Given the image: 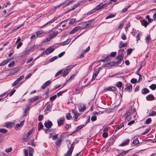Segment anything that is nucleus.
<instances>
[{
  "label": "nucleus",
  "instance_id": "1",
  "mask_svg": "<svg viewBox=\"0 0 156 156\" xmlns=\"http://www.w3.org/2000/svg\"><path fill=\"white\" fill-rule=\"evenodd\" d=\"M102 3H100L99 5H97L96 7L92 10L91 11L89 12L87 14L89 15L90 14L102 8Z\"/></svg>",
  "mask_w": 156,
  "mask_h": 156
},
{
  "label": "nucleus",
  "instance_id": "2",
  "mask_svg": "<svg viewBox=\"0 0 156 156\" xmlns=\"http://www.w3.org/2000/svg\"><path fill=\"white\" fill-rule=\"evenodd\" d=\"M36 46V45H34L32 47H30V48L26 49L23 52L22 55L21 56L23 57L27 55L28 54L31 50L33 49L34 48H35Z\"/></svg>",
  "mask_w": 156,
  "mask_h": 156
},
{
  "label": "nucleus",
  "instance_id": "3",
  "mask_svg": "<svg viewBox=\"0 0 156 156\" xmlns=\"http://www.w3.org/2000/svg\"><path fill=\"white\" fill-rule=\"evenodd\" d=\"M74 143V142H73L72 144H71L70 147L69 148V150L67 153L65 154V156H69L71 154L74 149V147L73 146Z\"/></svg>",
  "mask_w": 156,
  "mask_h": 156
},
{
  "label": "nucleus",
  "instance_id": "4",
  "mask_svg": "<svg viewBox=\"0 0 156 156\" xmlns=\"http://www.w3.org/2000/svg\"><path fill=\"white\" fill-rule=\"evenodd\" d=\"M50 33V37H51L52 38L55 37L58 34V32L57 31H53V30L51 31Z\"/></svg>",
  "mask_w": 156,
  "mask_h": 156
},
{
  "label": "nucleus",
  "instance_id": "5",
  "mask_svg": "<svg viewBox=\"0 0 156 156\" xmlns=\"http://www.w3.org/2000/svg\"><path fill=\"white\" fill-rule=\"evenodd\" d=\"M124 56V54L122 53H118V55L116 57L117 59L118 60V63L120 62L123 59V57Z\"/></svg>",
  "mask_w": 156,
  "mask_h": 156
},
{
  "label": "nucleus",
  "instance_id": "6",
  "mask_svg": "<svg viewBox=\"0 0 156 156\" xmlns=\"http://www.w3.org/2000/svg\"><path fill=\"white\" fill-rule=\"evenodd\" d=\"M78 108L79 110L81 112L84 111L86 108L85 106L82 104H79L78 106Z\"/></svg>",
  "mask_w": 156,
  "mask_h": 156
},
{
  "label": "nucleus",
  "instance_id": "7",
  "mask_svg": "<svg viewBox=\"0 0 156 156\" xmlns=\"http://www.w3.org/2000/svg\"><path fill=\"white\" fill-rule=\"evenodd\" d=\"M45 126L47 128H51L52 125V122L49 120L45 122L44 123Z\"/></svg>",
  "mask_w": 156,
  "mask_h": 156
},
{
  "label": "nucleus",
  "instance_id": "8",
  "mask_svg": "<svg viewBox=\"0 0 156 156\" xmlns=\"http://www.w3.org/2000/svg\"><path fill=\"white\" fill-rule=\"evenodd\" d=\"M51 83V82L50 80H48L45 82L43 85L41 87V88L42 89H45Z\"/></svg>",
  "mask_w": 156,
  "mask_h": 156
},
{
  "label": "nucleus",
  "instance_id": "9",
  "mask_svg": "<svg viewBox=\"0 0 156 156\" xmlns=\"http://www.w3.org/2000/svg\"><path fill=\"white\" fill-rule=\"evenodd\" d=\"M130 112H127L125 115V120L128 121H129L131 119L130 117Z\"/></svg>",
  "mask_w": 156,
  "mask_h": 156
},
{
  "label": "nucleus",
  "instance_id": "10",
  "mask_svg": "<svg viewBox=\"0 0 156 156\" xmlns=\"http://www.w3.org/2000/svg\"><path fill=\"white\" fill-rule=\"evenodd\" d=\"M117 88L116 87H105V90H108V91H114L116 90Z\"/></svg>",
  "mask_w": 156,
  "mask_h": 156
},
{
  "label": "nucleus",
  "instance_id": "11",
  "mask_svg": "<svg viewBox=\"0 0 156 156\" xmlns=\"http://www.w3.org/2000/svg\"><path fill=\"white\" fill-rule=\"evenodd\" d=\"M54 50V49L50 47L47 48L44 51L45 54L48 55L52 52Z\"/></svg>",
  "mask_w": 156,
  "mask_h": 156
},
{
  "label": "nucleus",
  "instance_id": "12",
  "mask_svg": "<svg viewBox=\"0 0 156 156\" xmlns=\"http://www.w3.org/2000/svg\"><path fill=\"white\" fill-rule=\"evenodd\" d=\"M80 28V26H78L77 27H75L70 32V34H74L75 32L79 30Z\"/></svg>",
  "mask_w": 156,
  "mask_h": 156
},
{
  "label": "nucleus",
  "instance_id": "13",
  "mask_svg": "<svg viewBox=\"0 0 156 156\" xmlns=\"http://www.w3.org/2000/svg\"><path fill=\"white\" fill-rule=\"evenodd\" d=\"M146 98L147 100H153L154 99V98L152 94H149L147 95L146 97Z\"/></svg>",
  "mask_w": 156,
  "mask_h": 156
},
{
  "label": "nucleus",
  "instance_id": "14",
  "mask_svg": "<svg viewBox=\"0 0 156 156\" xmlns=\"http://www.w3.org/2000/svg\"><path fill=\"white\" fill-rule=\"evenodd\" d=\"M72 112L73 113L75 120H76L78 117L79 115V113H78L75 110H72Z\"/></svg>",
  "mask_w": 156,
  "mask_h": 156
},
{
  "label": "nucleus",
  "instance_id": "15",
  "mask_svg": "<svg viewBox=\"0 0 156 156\" xmlns=\"http://www.w3.org/2000/svg\"><path fill=\"white\" fill-rule=\"evenodd\" d=\"M129 140H126L125 142L122 143L119 146L121 147L126 146L129 144Z\"/></svg>",
  "mask_w": 156,
  "mask_h": 156
},
{
  "label": "nucleus",
  "instance_id": "16",
  "mask_svg": "<svg viewBox=\"0 0 156 156\" xmlns=\"http://www.w3.org/2000/svg\"><path fill=\"white\" fill-rule=\"evenodd\" d=\"M129 151V150H127V151H123L122 152L120 153H119L116 156H122L126 154V153H127L128 151Z\"/></svg>",
  "mask_w": 156,
  "mask_h": 156
},
{
  "label": "nucleus",
  "instance_id": "17",
  "mask_svg": "<svg viewBox=\"0 0 156 156\" xmlns=\"http://www.w3.org/2000/svg\"><path fill=\"white\" fill-rule=\"evenodd\" d=\"M10 61V59H8L7 60H5L2 63L0 64V66H2L6 64L8 62H9Z\"/></svg>",
  "mask_w": 156,
  "mask_h": 156
},
{
  "label": "nucleus",
  "instance_id": "18",
  "mask_svg": "<svg viewBox=\"0 0 156 156\" xmlns=\"http://www.w3.org/2000/svg\"><path fill=\"white\" fill-rule=\"evenodd\" d=\"M126 45V43H124L122 41H120L119 45V48H121L122 47H125Z\"/></svg>",
  "mask_w": 156,
  "mask_h": 156
},
{
  "label": "nucleus",
  "instance_id": "19",
  "mask_svg": "<svg viewBox=\"0 0 156 156\" xmlns=\"http://www.w3.org/2000/svg\"><path fill=\"white\" fill-rule=\"evenodd\" d=\"M30 108V105H28L26 107V108L24 111V114L23 115V117H24V116H26V112L29 111V109Z\"/></svg>",
  "mask_w": 156,
  "mask_h": 156
},
{
  "label": "nucleus",
  "instance_id": "20",
  "mask_svg": "<svg viewBox=\"0 0 156 156\" xmlns=\"http://www.w3.org/2000/svg\"><path fill=\"white\" fill-rule=\"evenodd\" d=\"M39 98V97L38 96H36L30 99V102H34V101H36Z\"/></svg>",
  "mask_w": 156,
  "mask_h": 156
},
{
  "label": "nucleus",
  "instance_id": "21",
  "mask_svg": "<svg viewBox=\"0 0 156 156\" xmlns=\"http://www.w3.org/2000/svg\"><path fill=\"white\" fill-rule=\"evenodd\" d=\"M109 58V56H107L104 59L105 62H108L105 65L106 66H109V61H110V60Z\"/></svg>",
  "mask_w": 156,
  "mask_h": 156
},
{
  "label": "nucleus",
  "instance_id": "22",
  "mask_svg": "<svg viewBox=\"0 0 156 156\" xmlns=\"http://www.w3.org/2000/svg\"><path fill=\"white\" fill-rule=\"evenodd\" d=\"M149 90L147 88H144L142 90V93L143 94H146L149 92Z\"/></svg>",
  "mask_w": 156,
  "mask_h": 156
},
{
  "label": "nucleus",
  "instance_id": "23",
  "mask_svg": "<svg viewBox=\"0 0 156 156\" xmlns=\"http://www.w3.org/2000/svg\"><path fill=\"white\" fill-rule=\"evenodd\" d=\"M64 121V120L60 119L58 121V126H60L63 123Z\"/></svg>",
  "mask_w": 156,
  "mask_h": 156
},
{
  "label": "nucleus",
  "instance_id": "24",
  "mask_svg": "<svg viewBox=\"0 0 156 156\" xmlns=\"http://www.w3.org/2000/svg\"><path fill=\"white\" fill-rule=\"evenodd\" d=\"M65 3V2L62 3L61 4H59V5H57L56 6L54 7L53 9H52V10H55L57 8H59V7L62 6L63 5H64Z\"/></svg>",
  "mask_w": 156,
  "mask_h": 156
},
{
  "label": "nucleus",
  "instance_id": "25",
  "mask_svg": "<svg viewBox=\"0 0 156 156\" xmlns=\"http://www.w3.org/2000/svg\"><path fill=\"white\" fill-rule=\"evenodd\" d=\"M43 126L41 122H39L38 124V131H39L40 130L43 129Z\"/></svg>",
  "mask_w": 156,
  "mask_h": 156
},
{
  "label": "nucleus",
  "instance_id": "26",
  "mask_svg": "<svg viewBox=\"0 0 156 156\" xmlns=\"http://www.w3.org/2000/svg\"><path fill=\"white\" fill-rule=\"evenodd\" d=\"M56 19V17H54L53 19H52L50 21H49L46 24H45L44 25H43L42 27H44L45 25H46L48 24L49 23H51L53 22Z\"/></svg>",
  "mask_w": 156,
  "mask_h": 156
},
{
  "label": "nucleus",
  "instance_id": "27",
  "mask_svg": "<svg viewBox=\"0 0 156 156\" xmlns=\"http://www.w3.org/2000/svg\"><path fill=\"white\" fill-rule=\"evenodd\" d=\"M12 122H7L5 124V126L8 128H10L12 127V124H13Z\"/></svg>",
  "mask_w": 156,
  "mask_h": 156
},
{
  "label": "nucleus",
  "instance_id": "28",
  "mask_svg": "<svg viewBox=\"0 0 156 156\" xmlns=\"http://www.w3.org/2000/svg\"><path fill=\"white\" fill-rule=\"evenodd\" d=\"M29 137L28 136H27V135H23L22 137V140H24L25 141L27 142V139Z\"/></svg>",
  "mask_w": 156,
  "mask_h": 156
},
{
  "label": "nucleus",
  "instance_id": "29",
  "mask_svg": "<svg viewBox=\"0 0 156 156\" xmlns=\"http://www.w3.org/2000/svg\"><path fill=\"white\" fill-rule=\"evenodd\" d=\"M143 25L145 27H146L149 24L145 19L143 20Z\"/></svg>",
  "mask_w": 156,
  "mask_h": 156
},
{
  "label": "nucleus",
  "instance_id": "30",
  "mask_svg": "<svg viewBox=\"0 0 156 156\" xmlns=\"http://www.w3.org/2000/svg\"><path fill=\"white\" fill-rule=\"evenodd\" d=\"M124 126L123 123H122L120 124L118 127H117L115 130V132L117 130L119 129Z\"/></svg>",
  "mask_w": 156,
  "mask_h": 156
},
{
  "label": "nucleus",
  "instance_id": "31",
  "mask_svg": "<svg viewBox=\"0 0 156 156\" xmlns=\"http://www.w3.org/2000/svg\"><path fill=\"white\" fill-rule=\"evenodd\" d=\"M76 65V64H75V65H70L69 66H68L66 68V71H67L69 70V69L72 68H73L74 67V66H75Z\"/></svg>",
  "mask_w": 156,
  "mask_h": 156
},
{
  "label": "nucleus",
  "instance_id": "32",
  "mask_svg": "<svg viewBox=\"0 0 156 156\" xmlns=\"http://www.w3.org/2000/svg\"><path fill=\"white\" fill-rule=\"evenodd\" d=\"M115 16V15L112 14H111L110 15H109L108 16H107L106 17L105 19H108L112 18L113 17H114Z\"/></svg>",
  "mask_w": 156,
  "mask_h": 156
},
{
  "label": "nucleus",
  "instance_id": "33",
  "mask_svg": "<svg viewBox=\"0 0 156 156\" xmlns=\"http://www.w3.org/2000/svg\"><path fill=\"white\" fill-rule=\"evenodd\" d=\"M150 88L152 90H154L156 88V85L155 84H152L150 86Z\"/></svg>",
  "mask_w": 156,
  "mask_h": 156
},
{
  "label": "nucleus",
  "instance_id": "34",
  "mask_svg": "<svg viewBox=\"0 0 156 156\" xmlns=\"http://www.w3.org/2000/svg\"><path fill=\"white\" fill-rule=\"evenodd\" d=\"M151 122V118H148L146 121V123L147 124H150Z\"/></svg>",
  "mask_w": 156,
  "mask_h": 156
},
{
  "label": "nucleus",
  "instance_id": "35",
  "mask_svg": "<svg viewBox=\"0 0 156 156\" xmlns=\"http://www.w3.org/2000/svg\"><path fill=\"white\" fill-rule=\"evenodd\" d=\"M111 3V2H110L109 3H106L104 4H103L102 3V8H105L107 6L110 4Z\"/></svg>",
  "mask_w": 156,
  "mask_h": 156
},
{
  "label": "nucleus",
  "instance_id": "36",
  "mask_svg": "<svg viewBox=\"0 0 156 156\" xmlns=\"http://www.w3.org/2000/svg\"><path fill=\"white\" fill-rule=\"evenodd\" d=\"M139 143V141L137 138H136L133 142V144L135 145H137Z\"/></svg>",
  "mask_w": 156,
  "mask_h": 156
},
{
  "label": "nucleus",
  "instance_id": "37",
  "mask_svg": "<svg viewBox=\"0 0 156 156\" xmlns=\"http://www.w3.org/2000/svg\"><path fill=\"white\" fill-rule=\"evenodd\" d=\"M132 89V86L131 85H129L128 86L126 89V90L127 91H128L129 92H130L131 91Z\"/></svg>",
  "mask_w": 156,
  "mask_h": 156
},
{
  "label": "nucleus",
  "instance_id": "38",
  "mask_svg": "<svg viewBox=\"0 0 156 156\" xmlns=\"http://www.w3.org/2000/svg\"><path fill=\"white\" fill-rule=\"evenodd\" d=\"M101 69V68H99L98 71H96L95 73H94L93 76H94L95 77H96L97 76V75H98V73H99V71Z\"/></svg>",
  "mask_w": 156,
  "mask_h": 156
},
{
  "label": "nucleus",
  "instance_id": "39",
  "mask_svg": "<svg viewBox=\"0 0 156 156\" xmlns=\"http://www.w3.org/2000/svg\"><path fill=\"white\" fill-rule=\"evenodd\" d=\"M51 106L50 105V104H49L48 105L46 108L45 110L47 111H49L50 110L51 108Z\"/></svg>",
  "mask_w": 156,
  "mask_h": 156
},
{
  "label": "nucleus",
  "instance_id": "40",
  "mask_svg": "<svg viewBox=\"0 0 156 156\" xmlns=\"http://www.w3.org/2000/svg\"><path fill=\"white\" fill-rule=\"evenodd\" d=\"M63 71L62 70H61L57 73L55 75V77H57L61 74Z\"/></svg>",
  "mask_w": 156,
  "mask_h": 156
},
{
  "label": "nucleus",
  "instance_id": "41",
  "mask_svg": "<svg viewBox=\"0 0 156 156\" xmlns=\"http://www.w3.org/2000/svg\"><path fill=\"white\" fill-rule=\"evenodd\" d=\"M57 95H55L51 97L50 98V100L51 101H53L56 98Z\"/></svg>",
  "mask_w": 156,
  "mask_h": 156
},
{
  "label": "nucleus",
  "instance_id": "42",
  "mask_svg": "<svg viewBox=\"0 0 156 156\" xmlns=\"http://www.w3.org/2000/svg\"><path fill=\"white\" fill-rule=\"evenodd\" d=\"M150 128H149L146 129L145 131L142 133V134L143 135L146 134L150 131Z\"/></svg>",
  "mask_w": 156,
  "mask_h": 156
},
{
  "label": "nucleus",
  "instance_id": "43",
  "mask_svg": "<svg viewBox=\"0 0 156 156\" xmlns=\"http://www.w3.org/2000/svg\"><path fill=\"white\" fill-rule=\"evenodd\" d=\"M7 132V130L4 129H0V133H6Z\"/></svg>",
  "mask_w": 156,
  "mask_h": 156
},
{
  "label": "nucleus",
  "instance_id": "44",
  "mask_svg": "<svg viewBox=\"0 0 156 156\" xmlns=\"http://www.w3.org/2000/svg\"><path fill=\"white\" fill-rule=\"evenodd\" d=\"M108 136V134L107 133L105 132L103 133L102 136L104 138H107Z\"/></svg>",
  "mask_w": 156,
  "mask_h": 156
},
{
  "label": "nucleus",
  "instance_id": "45",
  "mask_svg": "<svg viewBox=\"0 0 156 156\" xmlns=\"http://www.w3.org/2000/svg\"><path fill=\"white\" fill-rule=\"evenodd\" d=\"M72 117L70 115V114L69 113H68L66 115V118L68 120H70L71 119Z\"/></svg>",
  "mask_w": 156,
  "mask_h": 156
},
{
  "label": "nucleus",
  "instance_id": "46",
  "mask_svg": "<svg viewBox=\"0 0 156 156\" xmlns=\"http://www.w3.org/2000/svg\"><path fill=\"white\" fill-rule=\"evenodd\" d=\"M61 140V139H60V140H58L57 141L55 142V144L58 146H59L60 144H61L60 142Z\"/></svg>",
  "mask_w": 156,
  "mask_h": 156
},
{
  "label": "nucleus",
  "instance_id": "47",
  "mask_svg": "<svg viewBox=\"0 0 156 156\" xmlns=\"http://www.w3.org/2000/svg\"><path fill=\"white\" fill-rule=\"evenodd\" d=\"M57 58V56H54L50 59V61L51 62H52Z\"/></svg>",
  "mask_w": 156,
  "mask_h": 156
},
{
  "label": "nucleus",
  "instance_id": "48",
  "mask_svg": "<svg viewBox=\"0 0 156 156\" xmlns=\"http://www.w3.org/2000/svg\"><path fill=\"white\" fill-rule=\"evenodd\" d=\"M15 62L14 61H12V62H11L9 64L8 66L9 67H12V66L14 64Z\"/></svg>",
  "mask_w": 156,
  "mask_h": 156
},
{
  "label": "nucleus",
  "instance_id": "49",
  "mask_svg": "<svg viewBox=\"0 0 156 156\" xmlns=\"http://www.w3.org/2000/svg\"><path fill=\"white\" fill-rule=\"evenodd\" d=\"M34 139H31L30 141V142H29V144H30V145H32L33 146H34L35 144H34Z\"/></svg>",
  "mask_w": 156,
  "mask_h": 156
},
{
  "label": "nucleus",
  "instance_id": "50",
  "mask_svg": "<svg viewBox=\"0 0 156 156\" xmlns=\"http://www.w3.org/2000/svg\"><path fill=\"white\" fill-rule=\"evenodd\" d=\"M122 83L121 82H119L116 84V86L118 87H120L122 86Z\"/></svg>",
  "mask_w": 156,
  "mask_h": 156
},
{
  "label": "nucleus",
  "instance_id": "51",
  "mask_svg": "<svg viewBox=\"0 0 156 156\" xmlns=\"http://www.w3.org/2000/svg\"><path fill=\"white\" fill-rule=\"evenodd\" d=\"M70 40L68 39L67 41H66L64 42H63V43H62V45H64L66 44H68L69 43V42H70Z\"/></svg>",
  "mask_w": 156,
  "mask_h": 156
},
{
  "label": "nucleus",
  "instance_id": "52",
  "mask_svg": "<svg viewBox=\"0 0 156 156\" xmlns=\"http://www.w3.org/2000/svg\"><path fill=\"white\" fill-rule=\"evenodd\" d=\"M69 73L68 72H67L66 70H64L62 73L63 76L65 77Z\"/></svg>",
  "mask_w": 156,
  "mask_h": 156
},
{
  "label": "nucleus",
  "instance_id": "53",
  "mask_svg": "<svg viewBox=\"0 0 156 156\" xmlns=\"http://www.w3.org/2000/svg\"><path fill=\"white\" fill-rule=\"evenodd\" d=\"M91 119L93 121H95L97 120V117L95 115H94L91 117Z\"/></svg>",
  "mask_w": 156,
  "mask_h": 156
},
{
  "label": "nucleus",
  "instance_id": "54",
  "mask_svg": "<svg viewBox=\"0 0 156 156\" xmlns=\"http://www.w3.org/2000/svg\"><path fill=\"white\" fill-rule=\"evenodd\" d=\"M146 18L148 20L149 22H151L153 20L152 19H151L150 18V17L149 15H147L146 16Z\"/></svg>",
  "mask_w": 156,
  "mask_h": 156
},
{
  "label": "nucleus",
  "instance_id": "55",
  "mask_svg": "<svg viewBox=\"0 0 156 156\" xmlns=\"http://www.w3.org/2000/svg\"><path fill=\"white\" fill-rule=\"evenodd\" d=\"M130 82L132 83H135L136 82L137 80L133 78L131 80Z\"/></svg>",
  "mask_w": 156,
  "mask_h": 156
},
{
  "label": "nucleus",
  "instance_id": "56",
  "mask_svg": "<svg viewBox=\"0 0 156 156\" xmlns=\"http://www.w3.org/2000/svg\"><path fill=\"white\" fill-rule=\"evenodd\" d=\"M116 54V52H112L110 54V56L111 57H114L115 56Z\"/></svg>",
  "mask_w": 156,
  "mask_h": 156
},
{
  "label": "nucleus",
  "instance_id": "57",
  "mask_svg": "<svg viewBox=\"0 0 156 156\" xmlns=\"http://www.w3.org/2000/svg\"><path fill=\"white\" fill-rule=\"evenodd\" d=\"M43 116L42 115H39V116H38V120L39 121H41V120H42L43 119Z\"/></svg>",
  "mask_w": 156,
  "mask_h": 156
},
{
  "label": "nucleus",
  "instance_id": "58",
  "mask_svg": "<svg viewBox=\"0 0 156 156\" xmlns=\"http://www.w3.org/2000/svg\"><path fill=\"white\" fill-rule=\"evenodd\" d=\"M132 49H131V48L128 49L127 50V55L130 54L132 52Z\"/></svg>",
  "mask_w": 156,
  "mask_h": 156
},
{
  "label": "nucleus",
  "instance_id": "59",
  "mask_svg": "<svg viewBox=\"0 0 156 156\" xmlns=\"http://www.w3.org/2000/svg\"><path fill=\"white\" fill-rule=\"evenodd\" d=\"M24 156H28V151L26 149H24Z\"/></svg>",
  "mask_w": 156,
  "mask_h": 156
},
{
  "label": "nucleus",
  "instance_id": "60",
  "mask_svg": "<svg viewBox=\"0 0 156 156\" xmlns=\"http://www.w3.org/2000/svg\"><path fill=\"white\" fill-rule=\"evenodd\" d=\"M155 115H156V112L154 111H153L150 114L149 113V116H153Z\"/></svg>",
  "mask_w": 156,
  "mask_h": 156
},
{
  "label": "nucleus",
  "instance_id": "61",
  "mask_svg": "<svg viewBox=\"0 0 156 156\" xmlns=\"http://www.w3.org/2000/svg\"><path fill=\"white\" fill-rule=\"evenodd\" d=\"M23 43L21 42H20L17 45V46L16 47V48L17 49H19L20 48L22 45Z\"/></svg>",
  "mask_w": 156,
  "mask_h": 156
},
{
  "label": "nucleus",
  "instance_id": "62",
  "mask_svg": "<svg viewBox=\"0 0 156 156\" xmlns=\"http://www.w3.org/2000/svg\"><path fill=\"white\" fill-rule=\"evenodd\" d=\"M43 33V31L42 30H41V31H38L36 33V34L37 36H38L41 34H42Z\"/></svg>",
  "mask_w": 156,
  "mask_h": 156
},
{
  "label": "nucleus",
  "instance_id": "63",
  "mask_svg": "<svg viewBox=\"0 0 156 156\" xmlns=\"http://www.w3.org/2000/svg\"><path fill=\"white\" fill-rule=\"evenodd\" d=\"M33 132V129H31L30 131H29L27 134V136H29Z\"/></svg>",
  "mask_w": 156,
  "mask_h": 156
},
{
  "label": "nucleus",
  "instance_id": "64",
  "mask_svg": "<svg viewBox=\"0 0 156 156\" xmlns=\"http://www.w3.org/2000/svg\"><path fill=\"white\" fill-rule=\"evenodd\" d=\"M16 91V90L15 89H14V90H12L9 96L10 97L11 96L14 94V93Z\"/></svg>",
  "mask_w": 156,
  "mask_h": 156
}]
</instances>
